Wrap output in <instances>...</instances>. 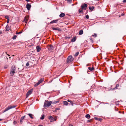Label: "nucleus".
Masks as SVG:
<instances>
[{"mask_svg": "<svg viewBox=\"0 0 126 126\" xmlns=\"http://www.w3.org/2000/svg\"><path fill=\"white\" fill-rule=\"evenodd\" d=\"M94 7L93 6L90 7H89V9L91 10V11H92L94 9Z\"/></svg>", "mask_w": 126, "mask_h": 126, "instance_id": "nucleus-24", "label": "nucleus"}, {"mask_svg": "<svg viewBox=\"0 0 126 126\" xmlns=\"http://www.w3.org/2000/svg\"><path fill=\"white\" fill-rule=\"evenodd\" d=\"M44 79L43 78H41L38 82L36 83L34 85V86L36 87L39 85L42 82L44 81Z\"/></svg>", "mask_w": 126, "mask_h": 126, "instance_id": "nucleus-6", "label": "nucleus"}, {"mask_svg": "<svg viewBox=\"0 0 126 126\" xmlns=\"http://www.w3.org/2000/svg\"><path fill=\"white\" fill-rule=\"evenodd\" d=\"M123 2H126V0H123Z\"/></svg>", "mask_w": 126, "mask_h": 126, "instance_id": "nucleus-42", "label": "nucleus"}, {"mask_svg": "<svg viewBox=\"0 0 126 126\" xmlns=\"http://www.w3.org/2000/svg\"><path fill=\"white\" fill-rule=\"evenodd\" d=\"M119 86V85L118 84H117L116 85V87L114 89H117V88Z\"/></svg>", "mask_w": 126, "mask_h": 126, "instance_id": "nucleus-30", "label": "nucleus"}, {"mask_svg": "<svg viewBox=\"0 0 126 126\" xmlns=\"http://www.w3.org/2000/svg\"><path fill=\"white\" fill-rule=\"evenodd\" d=\"M22 33V32H16V34H21Z\"/></svg>", "mask_w": 126, "mask_h": 126, "instance_id": "nucleus-31", "label": "nucleus"}, {"mask_svg": "<svg viewBox=\"0 0 126 126\" xmlns=\"http://www.w3.org/2000/svg\"><path fill=\"white\" fill-rule=\"evenodd\" d=\"M67 1L69 2H70L72 1L71 0H67Z\"/></svg>", "mask_w": 126, "mask_h": 126, "instance_id": "nucleus-38", "label": "nucleus"}, {"mask_svg": "<svg viewBox=\"0 0 126 126\" xmlns=\"http://www.w3.org/2000/svg\"><path fill=\"white\" fill-rule=\"evenodd\" d=\"M71 126H73V125H72Z\"/></svg>", "mask_w": 126, "mask_h": 126, "instance_id": "nucleus-54", "label": "nucleus"}, {"mask_svg": "<svg viewBox=\"0 0 126 126\" xmlns=\"http://www.w3.org/2000/svg\"><path fill=\"white\" fill-rule=\"evenodd\" d=\"M16 105L9 106L8 107L3 111L4 113L11 109L15 108L16 107Z\"/></svg>", "mask_w": 126, "mask_h": 126, "instance_id": "nucleus-4", "label": "nucleus"}, {"mask_svg": "<svg viewBox=\"0 0 126 126\" xmlns=\"http://www.w3.org/2000/svg\"><path fill=\"white\" fill-rule=\"evenodd\" d=\"M79 52H76L74 55V56L76 57L79 54Z\"/></svg>", "mask_w": 126, "mask_h": 126, "instance_id": "nucleus-28", "label": "nucleus"}, {"mask_svg": "<svg viewBox=\"0 0 126 126\" xmlns=\"http://www.w3.org/2000/svg\"><path fill=\"white\" fill-rule=\"evenodd\" d=\"M66 38L67 39H69L70 38V37H66Z\"/></svg>", "mask_w": 126, "mask_h": 126, "instance_id": "nucleus-40", "label": "nucleus"}, {"mask_svg": "<svg viewBox=\"0 0 126 126\" xmlns=\"http://www.w3.org/2000/svg\"><path fill=\"white\" fill-rule=\"evenodd\" d=\"M11 58V57H9V58Z\"/></svg>", "mask_w": 126, "mask_h": 126, "instance_id": "nucleus-53", "label": "nucleus"}, {"mask_svg": "<svg viewBox=\"0 0 126 126\" xmlns=\"http://www.w3.org/2000/svg\"><path fill=\"white\" fill-rule=\"evenodd\" d=\"M13 56H14V55H13Z\"/></svg>", "mask_w": 126, "mask_h": 126, "instance_id": "nucleus-52", "label": "nucleus"}, {"mask_svg": "<svg viewBox=\"0 0 126 126\" xmlns=\"http://www.w3.org/2000/svg\"><path fill=\"white\" fill-rule=\"evenodd\" d=\"M85 17L87 19H88L89 18V16L88 15H87Z\"/></svg>", "mask_w": 126, "mask_h": 126, "instance_id": "nucleus-33", "label": "nucleus"}, {"mask_svg": "<svg viewBox=\"0 0 126 126\" xmlns=\"http://www.w3.org/2000/svg\"><path fill=\"white\" fill-rule=\"evenodd\" d=\"M36 48L37 49V52H39L41 50V48L39 46H37L36 47Z\"/></svg>", "mask_w": 126, "mask_h": 126, "instance_id": "nucleus-11", "label": "nucleus"}, {"mask_svg": "<svg viewBox=\"0 0 126 126\" xmlns=\"http://www.w3.org/2000/svg\"><path fill=\"white\" fill-rule=\"evenodd\" d=\"M9 19H7V23H9Z\"/></svg>", "mask_w": 126, "mask_h": 126, "instance_id": "nucleus-39", "label": "nucleus"}, {"mask_svg": "<svg viewBox=\"0 0 126 126\" xmlns=\"http://www.w3.org/2000/svg\"><path fill=\"white\" fill-rule=\"evenodd\" d=\"M44 117H45V115H44V114L41 117V119L42 120H43V119H44Z\"/></svg>", "mask_w": 126, "mask_h": 126, "instance_id": "nucleus-29", "label": "nucleus"}, {"mask_svg": "<svg viewBox=\"0 0 126 126\" xmlns=\"http://www.w3.org/2000/svg\"><path fill=\"white\" fill-rule=\"evenodd\" d=\"M29 64L28 62H27L26 64V66H29Z\"/></svg>", "mask_w": 126, "mask_h": 126, "instance_id": "nucleus-34", "label": "nucleus"}, {"mask_svg": "<svg viewBox=\"0 0 126 126\" xmlns=\"http://www.w3.org/2000/svg\"><path fill=\"white\" fill-rule=\"evenodd\" d=\"M5 17L7 19H9V17H8V16H5Z\"/></svg>", "mask_w": 126, "mask_h": 126, "instance_id": "nucleus-35", "label": "nucleus"}, {"mask_svg": "<svg viewBox=\"0 0 126 126\" xmlns=\"http://www.w3.org/2000/svg\"><path fill=\"white\" fill-rule=\"evenodd\" d=\"M28 115L32 119H33V117H32L33 116L32 114H29Z\"/></svg>", "mask_w": 126, "mask_h": 126, "instance_id": "nucleus-23", "label": "nucleus"}, {"mask_svg": "<svg viewBox=\"0 0 126 126\" xmlns=\"http://www.w3.org/2000/svg\"><path fill=\"white\" fill-rule=\"evenodd\" d=\"M76 39V37H74L71 40V41L72 42H74Z\"/></svg>", "mask_w": 126, "mask_h": 126, "instance_id": "nucleus-15", "label": "nucleus"}, {"mask_svg": "<svg viewBox=\"0 0 126 126\" xmlns=\"http://www.w3.org/2000/svg\"><path fill=\"white\" fill-rule=\"evenodd\" d=\"M92 36L95 37L97 36V34L95 33H94L93 35H92Z\"/></svg>", "mask_w": 126, "mask_h": 126, "instance_id": "nucleus-32", "label": "nucleus"}, {"mask_svg": "<svg viewBox=\"0 0 126 126\" xmlns=\"http://www.w3.org/2000/svg\"><path fill=\"white\" fill-rule=\"evenodd\" d=\"M2 119H0V121H2Z\"/></svg>", "mask_w": 126, "mask_h": 126, "instance_id": "nucleus-47", "label": "nucleus"}, {"mask_svg": "<svg viewBox=\"0 0 126 126\" xmlns=\"http://www.w3.org/2000/svg\"><path fill=\"white\" fill-rule=\"evenodd\" d=\"M25 115L22 117L20 119L23 120L25 118Z\"/></svg>", "mask_w": 126, "mask_h": 126, "instance_id": "nucleus-27", "label": "nucleus"}, {"mask_svg": "<svg viewBox=\"0 0 126 126\" xmlns=\"http://www.w3.org/2000/svg\"><path fill=\"white\" fill-rule=\"evenodd\" d=\"M94 69V68L93 67H92L91 68L90 67H88V69L89 70H90L91 71H93Z\"/></svg>", "mask_w": 126, "mask_h": 126, "instance_id": "nucleus-22", "label": "nucleus"}, {"mask_svg": "<svg viewBox=\"0 0 126 126\" xmlns=\"http://www.w3.org/2000/svg\"><path fill=\"white\" fill-rule=\"evenodd\" d=\"M74 59L72 57V56H69L67 59V63H69L72 62Z\"/></svg>", "mask_w": 126, "mask_h": 126, "instance_id": "nucleus-5", "label": "nucleus"}, {"mask_svg": "<svg viewBox=\"0 0 126 126\" xmlns=\"http://www.w3.org/2000/svg\"><path fill=\"white\" fill-rule=\"evenodd\" d=\"M63 104L64 105H68V102L66 101H64L63 102Z\"/></svg>", "mask_w": 126, "mask_h": 126, "instance_id": "nucleus-19", "label": "nucleus"}, {"mask_svg": "<svg viewBox=\"0 0 126 126\" xmlns=\"http://www.w3.org/2000/svg\"><path fill=\"white\" fill-rule=\"evenodd\" d=\"M53 46L51 45H49L48 46V49L50 51H51L53 49Z\"/></svg>", "mask_w": 126, "mask_h": 126, "instance_id": "nucleus-8", "label": "nucleus"}, {"mask_svg": "<svg viewBox=\"0 0 126 126\" xmlns=\"http://www.w3.org/2000/svg\"><path fill=\"white\" fill-rule=\"evenodd\" d=\"M59 108H57V110H59Z\"/></svg>", "mask_w": 126, "mask_h": 126, "instance_id": "nucleus-50", "label": "nucleus"}, {"mask_svg": "<svg viewBox=\"0 0 126 126\" xmlns=\"http://www.w3.org/2000/svg\"><path fill=\"white\" fill-rule=\"evenodd\" d=\"M28 19L29 17L28 16H27L25 17L24 18V20L25 21V22L26 23H27V22L28 21Z\"/></svg>", "mask_w": 126, "mask_h": 126, "instance_id": "nucleus-13", "label": "nucleus"}, {"mask_svg": "<svg viewBox=\"0 0 126 126\" xmlns=\"http://www.w3.org/2000/svg\"><path fill=\"white\" fill-rule=\"evenodd\" d=\"M58 20H53L52 21H51V22H50V23L52 24V23H56L58 21Z\"/></svg>", "mask_w": 126, "mask_h": 126, "instance_id": "nucleus-17", "label": "nucleus"}, {"mask_svg": "<svg viewBox=\"0 0 126 126\" xmlns=\"http://www.w3.org/2000/svg\"><path fill=\"white\" fill-rule=\"evenodd\" d=\"M16 70V68L15 66H13L11 67L10 75L11 76H13L15 73Z\"/></svg>", "mask_w": 126, "mask_h": 126, "instance_id": "nucleus-3", "label": "nucleus"}, {"mask_svg": "<svg viewBox=\"0 0 126 126\" xmlns=\"http://www.w3.org/2000/svg\"><path fill=\"white\" fill-rule=\"evenodd\" d=\"M5 53L6 54H7V55H8L9 56H10V55H9V54H7V52H5Z\"/></svg>", "mask_w": 126, "mask_h": 126, "instance_id": "nucleus-43", "label": "nucleus"}, {"mask_svg": "<svg viewBox=\"0 0 126 126\" xmlns=\"http://www.w3.org/2000/svg\"><path fill=\"white\" fill-rule=\"evenodd\" d=\"M52 103V102L51 101L45 100L44 103V107L45 108L49 107L50 106Z\"/></svg>", "mask_w": 126, "mask_h": 126, "instance_id": "nucleus-2", "label": "nucleus"}, {"mask_svg": "<svg viewBox=\"0 0 126 126\" xmlns=\"http://www.w3.org/2000/svg\"><path fill=\"white\" fill-rule=\"evenodd\" d=\"M94 118L95 120H98V119H99V118H97V117H95Z\"/></svg>", "mask_w": 126, "mask_h": 126, "instance_id": "nucleus-37", "label": "nucleus"}, {"mask_svg": "<svg viewBox=\"0 0 126 126\" xmlns=\"http://www.w3.org/2000/svg\"><path fill=\"white\" fill-rule=\"evenodd\" d=\"M7 60H8V58L7 57Z\"/></svg>", "mask_w": 126, "mask_h": 126, "instance_id": "nucleus-51", "label": "nucleus"}, {"mask_svg": "<svg viewBox=\"0 0 126 126\" xmlns=\"http://www.w3.org/2000/svg\"><path fill=\"white\" fill-rule=\"evenodd\" d=\"M87 6V5L85 3L82 4L81 6V8L79 9V13L83 14V10H85Z\"/></svg>", "mask_w": 126, "mask_h": 126, "instance_id": "nucleus-1", "label": "nucleus"}, {"mask_svg": "<svg viewBox=\"0 0 126 126\" xmlns=\"http://www.w3.org/2000/svg\"><path fill=\"white\" fill-rule=\"evenodd\" d=\"M13 123L15 125H17V122L16 121H14L13 122Z\"/></svg>", "mask_w": 126, "mask_h": 126, "instance_id": "nucleus-26", "label": "nucleus"}, {"mask_svg": "<svg viewBox=\"0 0 126 126\" xmlns=\"http://www.w3.org/2000/svg\"><path fill=\"white\" fill-rule=\"evenodd\" d=\"M25 0L27 2L29 1L30 0Z\"/></svg>", "mask_w": 126, "mask_h": 126, "instance_id": "nucleus-46", "label": "nucleus"}, {"mask_svg": "<svg viewBox=\"0 0 126 126\" xmlns=\"http://www.w3.org/2000/svg\"><path fill=\"white\" fill-rule=\"evenodd\" d=\"M52 29L53 30H58L59 31H60V29L58 27H56V28L53 27L52 28Z\"/></svg>", "mask_w": 126, "mask_h": 126, "instance_id": "nucleus-14", "label": "nucleus"}, {"mask_svg": "<svg viewBox=\"0 0 126 126\" xmlns=\"http://www.w3.org/2000/svg\"><path fill=\"white\" fill-rule=\"evenodd\" d=\"M17 37V36L16 35H14L13 36L12 39L14 40L15 39H16Z\"/></svg>", "mask_w": 126, "mask_h": 126, "instance_id": "nucleus-25", "label": "nucleus"}, {"mask_svg": "<svg viewBox=\"0 0 126 126\" xmlns=\"http://www.w3.org/2000/svg\"><path fill=\"white\" fill-rule=\"evenodd\" d=\"M23 123V120H22L21 119H20V123L21 124H22Z\"/></svg>", "mask_w": 126, "mask_h": 126, "instance_id": "nucleus-36", "label": "nucleus"}, {"mask_svg": "<svg viewBox=\"0 0 126 126\" xmlns=\"http://www.w3.org/2000/svg\"><path fill=\"white\" fill-rule=\"evenodd\" d=\"M121 15L122 16H123L124 15V14H121Z\"/></svg>", "mask_w": 126, "mask_h": 126, "instance_id": "nucleus-48", "label": "nucleus"}, {"mask_svg": "<svg viewBox=\"0 0 126 126\" xmlns=\"http://www.w3.org/2000/svg\"><path fill=\"white\" fill-rule=\"evenodd\" d=\"M8 26V25H7L6 27V30H5V31H9L10 29V27H7Z\"/></svg>", "mask_w": 126, "mask_h": 126, "instance_id": "nucleus-16", "label": "nucleus"}, {"mask_svg": "<svg viewBox=\"0 0 126 126\" xmlns=\"http://www.w3.org/2000/svg\"><path fill=\"white\" fill-rule=\"evenodd\" d=\"M39 126H43L42 125H40Z\"/></svg>", "mask_w": 126, "mask_h": 126, "instance_id": "nucleus-49", "label": "nucleus"}, {"mask_svg": "<svg viewBox=\"0 0 126 126\" xmlns=\"http://www.w3.org/2000/svg\"><path fill=\"white\" fill-rule=\"evenodd\" d=\"M2 33V32L1 31H0V34Z\"/></svg>", "mask_w": 126, "mask_h": 126, "instance_id": "nucleus-45", "label": "nucleus"}, {"mask_svg": "<svg viewBox=\"0 0 126 126\" xmlns=\"http://www.w3.org/2000/svg\"><path fill=\"white\" fill-rule=\"evenodd\" d=\"M32 91L33 90L31 89L26 94V98H27L29 95L32 93Z\"/></svg>", "mask_w": 126, "mask_h": 126, "instance_id": "nucleus-7", "label": "nucleus"}, {"mask_svg": "<svg viewBox=\"0 0 126 126\" xmlns=\"http://www.w3.org/2000/svg\"><path fill=\"white\" fill-rule=\"evenodd\" d=\"M58 102V101H56L55 102H54V103H56Z\"/></svg>", "mask_w": 126, "mask_h": 126, "instance_id": "nucleus-44", "label": "nucleus"}, {"mask_svg": "<svg viewBox=\"0 0 126 126\" xmlns=\"http://www.w3.org/2000/svg\"><path fill=\"white\" fill-rule=\"evenodd\" d=\"M65 16V14L63 13H61L59 15V16L60 17H62L64 16Z\"/></svg>", "mask_w": 126, "mask_h": 126, "instance_id": "nucleus-12", "label": "nucleus"}, {"mask_svg": "<svg viewBox=\"0 0 126 126\" xmlns=\"http://www.w3.org/2000/svg\"><path fill=\"white\" fill-rule=\"evenodd\" d=\"M86 117L88 119H89L90 118V116L89 114H87L85 115Z\"/></svg>", "mask_w": 126, "mask_h": 126, "instance_id": "nucleus-18", "label": "nucleus"}, {"mask_svg": "<svg viewBox=\"0 0 126 126\" xmlns=\"http://www.w3.org/2000/svg\"><path fill=\"white\" fill-rule=\"evenodd\" d=\"M48 119L50 120V119L52 120V121H50L51 122L54 121L56 120V119H54L53 117L51 116H49Z\"/></svg>", "mask_w": 126, "mask_h": 126, "instance_id": "nucleus-9", "label": "nucleus"}, {"mask_svg": "<svg viewBox=\"0 0 126 126\" xmlns=\"http://www.w3.org/2000/svg\"><path fill=\"white\" fill-rule=\"evenodd\" d=\"M83 33V31L82 30H81L79 31V34L81 35Z\"/></svg>", "mask_w": 126, "mask_h": 126, "instance_id": "nucleus-20", "label": "nucleus"}, {"mask_svg": "<svg viewBox=\"0 0 126 126\" xmlns=\"http://www.w3.org/2000/svg\"><path fill=\"white\" fill-rule=\"evenodd\" d=\"M67 101L69 102H70L71 104V105L72 106L73 105L74 103L71 100H67Z\"/></svg>", "mask_w": 126, "mask_h": 126, "instance_id": "nucleus-21", "label": "nucleus"}, {"mask_svg": "<svg viewBox=\"0 0 126 126\" xmlns=\"http://www.w3.org/2000/svg\"><path fill=\"white\" fill-rule=\"evenodd\" d=\"M102 120V119H101L100 118H99L98 119V121H101Z\"/></svg>", "mask_w": 126, "mask_h": 126, "instance_id": "nucleus-41", "label": "nucleus"}, {"mask_svg": "<svg viewBox=\"0 0 126 126\" xmlns=\"http://www.w3.org/2000/svg\"><path fill=\"white\" fill-rule=\"evenodd\" d=\"M31 7V5L29 3H27L26 5V8L28 10H29Z\"/></svg>", "mask_w": 126, "mask_h": 126, "instance_id": "nucleus-10", "label": "nucleus"}]
</instances>
